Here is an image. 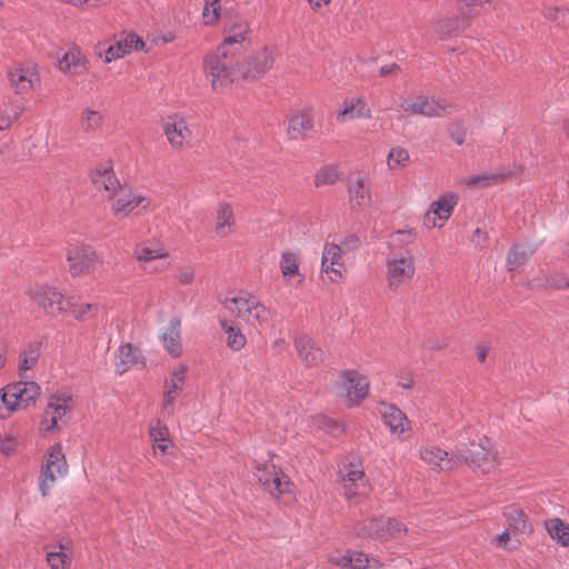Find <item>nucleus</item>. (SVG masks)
<instances>
[{
  "label": "nucleus",
  "mask_w": 569,
  "mask_h": 569,
  "mask_svg": "<svg viewBox=\"0 0 569 569\" xmlns=\"http://www.w3.org/2000/svg\"><path fill=\"white\" fill-rule=\"evenodd\" d=\"M26 293L48 317L73 318L74 320L108 317L104 307L64 297L56 287L46 282L31 284Z\"/></svg>",
  "instance_id": "nucleus-1"
},
{
  "label": "nucleus",
  "mask_w": 569,
  "mask_h": 569,
  "mask_svg": "<svg viewBox=\"0 0 569 569\" xmlns=\"http://www.w3.org/2000/svg\"><path fill=\"white\" fill-rule=\"evenodd\" d=\"M204 71L211 79V87L214 90L226 88L241 74L236 52L230 51L226 46H219L213 53L206 57Z\"/></svg>",
  "instance_id": "nucleus-2"
},
{
  "label": "nucleus",
  "mask_w": 569,
  "mask_h": 569,
  "mask_svg": "<svg viewBox=\"0 0 569 569\" xmlns=\"http://www.w3.org/2000/svg\"><path fill=\"white\" fill-rule=\"evenodd\" d=\"M40 386L34 381H17L0 389V419L32 406L40 397Z\"/></svg>",
  "instance_id": "nucleus-3"
},
{
  "label": "nucleus",
  "mask_w": 569,
  "mask_h": 569,
  "mask_svg": "<svg viewBox=\"0 0 569 569\" xmlns=\"http://www.w3.org/2000/svg\"><path fill=\"white\" fill-rule=\"evenodd\" d=\"M337 395L348 408L360 406L369 396V378L355 369H343L335 381Z\"/></svg>",
  "instance_id": "nucleus-4"
},
{
  "label": "nucleus",
  "mask_w": 569,
  "mask_h": 569,
  "mask_svg": "<svg viewBox=\"0 0 569 569\" xmlns=\"http://www.w3.org/2000/svg\"><path fill=\"white\" fill-rule=\"evenodd\" d=\"M254 478L273 498H292L295 485L290 478L271 459L258 462L253 471Z\"/></svg>",
  "instance_id": "nucleus-5"
},
{
  "label": "nucleus",
  "mask_w": 569,
  "mask_h": 569,
  "mask_svg": "<svg viewBox=\"0 0 569 569\" xmlns=\"http://www.w3.org/2000/svg\"><path fill=\"white\" fill-rule=\"evenodd\" d=\"M112 214L123 219L133 213L137 209L148 211L153 208L150 197L127 183H121L108 199Z\"/></svg>",
  "instance_id": "nucleus-6"
},
{
  "label": "nucleus",
  "mask_w": 569,
  "mask_h": 569,
  "mask_svg": "<svg viewBox=\"0 0 569 569\" xmlns=\"http://www.w3.org/2000/svg\"><path fill=\"white\" fill-rule=\"evenodd\" d=\"M68 471L69 467L61 445L51 446L43 457L39 476L41 496L47 497L57 482L68 475Z\"/></svg>",
  "instance_id": "nucleus-7"
},
{
  "label": "nucleus",
  "mask_w": 569,
  "mask_h": 569,
  "mask_svg": "<svg viewBox=\"0 0 569 569\" xmlns=\"http://www.w3.org/2000/svg\"><path fill=\"white\" fill-rule=\"evenodd\" d=\"M222 305L231 316L242 320H267L271 317L269 309L249 292L239 291L226 297Z\"/></svg>",
  "instance_id": "nucleus-8"
},
{
  "label": "nucleus",
  "mask_w": 569,
  "mask_h": 569,
  "mask_svg": "<svg viewBox=\"0 0 569 569\" xmlns=\"http://www.w3.org/2000/svg\"><path fill=\"white\" fill-rule=\"evenodd\" d=\"M68 272L71 277H83L92 273L102 264L100 254L89 244H71L66 250Z\"/></svg>",
  "instance_id": "nucleus-9"
},
{
  "label": "nucleus",
  "mask_w": 569,
  "mask_h": 569,
  "mask_svg": "<svg viewBox=\"0 0 569 569\" xmlns=\"http://www.w3.org/2000/svg\"><path fill=\"white\" fill-rule=\"evenodd\" d=\"M463 459L475 470L489 473L493 471L499 463V452L489 439L483 438L478 442H470L467 452L463 455Z\"/></svg>",
  "instance_id": "nucleus-10"
},
{
  "label": "nucleus",
  "mask_w": 569,
  "mask_h": 569,
  "mask_svg": "<svg viewBox=\"0 0 569 569\" xmlns=\"http://www.w3.org/2000/svg\"><path fill=\"white\" fill-rule=\"evenodd\" d=\"M72 397L67 392L52 395L47 403L40 430L43 433H53L60 429L59 422L63 420L67 412L72 408Z\"/></svg>",
  "instance_id": "nucleus-11"
},
{
  "label": "nucleus",
  "mask_w": 569,
  "mask_h": 569,
  "mask_svg": "<svg viewBox=\"0 0 569 569\" xmlns=\"http://www.w3.org/2000/svg\"><path fill=\"white\" fill-rule=\"evenodd\" d=\"M400 108L409 114L427 118H442L457 111L456 104L428 96H418L412 102L401 103Z\"/></svg>",
  "instance_id": "nucleus-12"
},
{
  "label": "nucleus",
  "mask_w": 569,
  "mask_h": 569,
  "mask_svg": "<svg viewBox=\"0 0 569 569\" xmlns=\"http://www.w3.org/2000/svg\"><path fill=\"white\" fill-rule=\"evenodd\" d=\"M188 371V365L180 362L169 371L163 381L161 407L168 415L172 413L173 405L184 388Z\"/></svg>",
  "instance_id": "nucleus-13"
},
{
  "label": "nucleus",
  "mask_w": 569,
  "mask_h": 569,
  "mask_svg": "<svg viewBox=\"0 0 569 569\" xmlns=\"http://www.w3.org/2000/svg\"><path fill=\"white\" fill-rule=\"evenodd\" d=\"M163 134L173 149H183L190 146L192 132L186 120L177 116H169L162 122Z\"/></svg>",
  "instance_id": "nucleus-14"
},
{
  "label": "nucleus",
  "mask_w": 569,
  "mask_h": 569,
  "mask_svg": "<svg viewBox=\"0 0 569 569\" xmlns=\"http://www.w3.org/2000/svg\"><path fill=\"white\" fill-rule=\"evenodd\" d=\"M11 88L16 93H26L41 83L38 70L32 64H17L8 72Z\"/></svg>",
  "instance_id": "nucleus-15"
},
{
  "label": "nucleus",
  "mask_w": 569,
  "mask_h": 569,
  "mask_svg": "<svg viewBox=\"0 0 569 569\" xmlns=\"http://www.w3.org/2000/svg\"><path fill=\"white\" fill-rule=\"evenodd\" d=\"M340 486L342 495L350 500L366 492L368 480L360 466L348 465L341 473Z\"/></svg>",
  "instance_id": "nucleus-16"
},
{
  "label": "nucleus",
  "mask_w": 569,
  "mask_h": 569,
  "mask_svg": "<svg viewBox=\"0 0 569 569\" xmlns=\"http://www.w3.org/2000/svg\"><path fill=\"white\" fill-rule=\"evenodd\" d=\"M387 271L391 289L395 290L401 284L409 283L416 271L413 258L410 256L391 258L387 262Z\"/></svg>",
  "instance_id": "nucleus-17"
},
{
  "label": "nucleus",
  "mask_w": 569,
  "mask_h": 569,
  "mask_svg": "<svg viewBox=\"0 0 569 569\" xmlns=\"http://www.w3.org/2000/svg\"><path fill=\"white\" fill-rule=\"evenodd\" d=\"M379 412L391 436L398 439L411 429V422L407 416L395 405L382 402Z\"/></svg>",
  "instance_id": "nucleus-18"
},
{
  "label": "nucleus",
  "mask_w": 569,
  "mask_h": 569,
  "mask_svg": "<svg viewBox=\"0 0 569 569\" xmlns=\"http://www.w3.org/2000/svg\"><path fill=\"white\" fill-rule=\"evenodd\" d=\"M342 249L336 243H326L321 257V271L326 273L331 282H337L342 277L345 262Z\"/></svg>",
  "instance_id": "nucleus-19"
},
{
  "label": "nucleus",
  "mask_w": 569,
  "mask_h": 569,
  "mask_svg": "<svg viewBox=\"0 0 569 569\" xmlns=\"http://www.w3.org/2000/svg\"><path fill=\"white\" fill-rule=\"evenodd\" d=\"M295 349L301 362L308 368L318 367L325 361V351L306 335L296 338Z\"/></svg>",
  "instance_id": "nucleus-20"
},
{
  "label": "nucleus",
  "mask_w": 569,
  "mask_h": 569,
  "mask_svg": "<svg viewBox=\"0 0 569 569\" xmlns=\"http://www.w3.org/2000/svg\"><path fill=\"white\" fill-rule=\"evenodd\" d=\"M419 456L432 470L450 471L457 466V461L446 450L437 446L421 447Z\"/></svg>",
  "instance_id": "nucleus-21"
},
{
  "label": "nucleus",
  "mask_w": 569,
  "mask_h": 569,
  "mask_svg": "<svg viewBox=\"0 0 569 569\" xmlns=\"http://www.w3.org/2000/svg\"><path fill=\"white\" fill-rule=\"evenodd\" d=\"M371 109L363 97L347 98L342 101L337 114V121L345 123L356 119H370Z\"/></svg>",
  "instance_id": "nucleus-22"
},
{
  "label": "nucleus",
  "mask_w": 569,
  "mask_h": 569,
  "mask_svg": "<svg viewBox=\"0 0 569 569\" xmlns=\"http://www.w3.org/2000/svg\"><path fill=\"white\" fill-rule=\"evenodd\" d=\"M144 47V42L136 33H128L116 43L108 47L104 51V62L109 63L117 59L131 53L133 50H139Z\"/></svg>",
  "instance_id": "nucleus-23"
},
{
  "label": "nucleus",
  "mask_w": 569,
  "mask_h": 569,
  "mask_svg": "<svg viewBox=\"0 0 569 569\" xmlns=\"http://www.w3.org/2000/svg\"><path fill=\"white\" fill-rule=\"evenodd\" d=\"M87 64L88 60L77 47L69 49L61 58L58 59L59 70L70 77L84 73L88 70Z\"/></svg>",
  "instance_id": "nucleus-24"
},
{
  "label": "nucleus",
  "mask_w": 569,
  "mask_h": 569,
  "mask_svg": "<svg viewBox=\"0 0 569 569\" xmlns=\"http://www.w3.org/2000/svg\"><path fill=\"white\" fill-rule=\"evenodd\" d=\"M315 122L310 111H301L292 114L288 121L287 133L290 139L305 140L313 131Z\"/></svg>",
  "instance_id": "nucleus-25"
},
{
  "label": "nucleus",
  "mask_w": 569,
  "mask_h": 569,
  "mask_svg": "<svg viewBox=\"0 0 569 569\" xmlns=\"http://www.w3.org/2000/svg\"><path fill=\"white\" fill-rule=\"evenodd\" d=\"M273 54L267 48L250 57L241 71L242 78H258L263 76L273 64Z\"/></svg>",
  "instance_id": "nucleus-26"
},
{
  "label": "nucleus",
  "mask_w": 569,
  "mask_h": 569,
  "mask_svg": "<svg viewBox=\"0 0 569 569\" xmlns=\"http://www.w3.org/2000/svg\"><path fill=\"white\" fill-rule=\"evenodd\" d=\"M236 216L233 208L228 202H219L214 216V232L219 238H226L233 233Z\"/></svg>",
  "instance_id": "nucleus-27"
},
{
  "label": "nucleus",
  "mask_w": 569,
  "mask_h": 569,
  "mask_svg": "<svg viewBox=\"0 0 569 569\" xmlns=\"http://www.w3.org/2000/svg\"><path fill=\"white\" fill-rule=\"evenodd\" d=\"M91 180L96 190L106 199H109L110 193L114 192L116 189L121 186V182L110 167L93 170Z\"/></svg>",
  "instance_id": "nucleus-28"
},
{
  "label": "nucleus",
  "mask_w": 569,
  "mask_h": 569,
  "mask_svg": "<svg viewBox=\"0 0 569 569\" xmlns=\"http://www.w3.org/2000/svg\"><path fill=\"white\" fill-rule=\"evenodd\" d=\"M149 437L152 442L153 457H164L170 453L173 442L170 438V431L167 426L161 422H156L149 429Z\"/></svg>",
  "instance_id": "nucleus-29"
},
{
  "label": "nucleus",
  "mask_w": 569,
  "mask_h": 569,
  "mask_svg": "<svg viewBox=\"0 0 569 569\" xmlns=\"http://www.w3.org/2000/svg\"><path fill=\"white\" fill-rule=\"evenodd\" d=\"M349 198L352 206L359 208L369 207L371 203V194L369 181L365 177H358L350 180L348 186Z\"/></svg>",
  "instance_id": "nucleus-30"
},
{
  "label": "nucleus",
  "mask_w": 569,
  "mask_h": 569,
  "mask_svg": "<svg viewBox=\"0 0 569 569\" xmlns=\"http://www.w3.org/2000/svg\"><path fill=\"white\" fill-rule=\"evenodd\" d=\"M118 361L116 367L119 372L123 373L137 365H143V356L141 351L131 343H122L117 350Z\"/></svg>",
  "instance_id": "nucleus-31"
},
{
  "label": "nucleus",
  "mask_w": 569,
  "mask_h": 569,
  "mask_svg": "<svg viewBox=\"0 0 569 569\" xmlns=\"http://www.w3.org/2000/svg\"><path fill=\"white\" fill-rule=\"evenodd\" d=\"M160 341L163 349L172 358H179L182 355L181 330L179 322L170 325L160 335Z\"/></svg>",
  "instance_id": "nucleus-32"
},
{
  "label": "nucleus",
  "mask_w": 569,
  "mask_h": 569,
  "mask_svg": "<svg viewBox=\"0 0 569 569\" xmlns=\"http://www.w3.org/2000/svg\"><path fill=\"white\" fill-rule=\"evenodd\" d=\"M300 258L299 254L291 251L281 253L280 270L286 281L291 283H301L303 276L299 271Z\"/></svg>",
  "instance_id": "nucleus-33"
},
{
  "label": "nucleus",
  "mask_w": 569,
  "mask_h": 569,
  "mask_svg": "<svg viewBox=\"0 0 569 569\" xmlns=\"http://www.w3.org/2000/svg\"><path fill=\"white\" fill-rule=\"evenodd\" d=\"M132 254L137 261L146 263L168 257V251L160 243L144 241L134 246Z\"/></svg>",
  "instance_id": "nucleus-34"
},
{
  "label": "nucleus",
  "mask_w": 569,
  "mask_h": 569,
  "mask_svg": "<svg viewBox=\"0 0 569 569\" xmlns=\"http://www.w3.org/2000/svg\"><path fill=\"white\" fill-rule=\"evenodd\" d=\"M503 517L507 520L509 530L517 533H529L531 532V526L528 521L526 513L517 506H508L503 511Z\"/></svg>",
  "instance_id": "nucleus-35"
},
{
  "label": "nucleus",
  "mask_w": 569,
  "mask_h": 569,
  "mask_svg": "<svg viewBox=\"0 0 569 569\" xmlns=\"http://www.w3.org/2000/svg\"><path fill=\"white\" fill-rule=\"evenodd\" d=\"M407 527L393 518H379L377 540L389 541L402 538Z\"/></svg>",
  "instance_id": "nucleus-36"
},
{
  "label": "nucleus",
  "mask_w": 569,
  "mask_h": 569,
  "mask_svg": "<svg viewBox=\"0 0 569 569\" xmlns=\"http://www.w3.org/2000/svg\"><path fill=\"white\" fill-rule=\"evenodd\" d=\"M457 9L469 22L470 18L495 9V4L491 0H457Z\"/></svg>",
  "instance_id": "nucleus-37"
},
{
  "label": "nucleus",
  "mask_w": 569,
  "mask_h": 569,
  "mask_svg": "<svg viewBox=\"0 0 569 569\" xmlns=\"http://www.w3.org/2000/svg\"><path fill=\"white\" fill-rule=\"evenodd\" d=\"M469 22L460 14L440 20L436 26V32L441 39L457 36L468 27Z\"/></svg>",
  "instance_id": "nucleus-38"
},
{
  "label": "nucleus",
  "mask_w": 569,
  "mask_h": 569,
  "mask_svg": "<svg viewBox=\"0 0 569 569\" xmlns=\"http://www.w3.org/2000/svg\"><path fill=\"white\" fill-rule=\"evenodd\" d=\"M104 122L102 113L98 110L86 108L81 111L79 118V127L87 134L97 133L101 130Z\"/></svg>",
  "instance_id": "nucleus-39"
},
{
  "label": "nucleus",
  "mask_w": 569,
  "mask_h": 569,
  "mask_svg": "<svg viewBox=\"0 0 569 569\" xmlns=\"http://www.w3.org/2000/svg\"><path fill=\"white\" fill-rule=\"evenodd\" d=\"M46 560L50 569H68L72 561L71 550L62 545L47 551Z\"/></svg>",
  "instance_id": "nucleus-40"
},
{
  "label": "nucleus",
  "mask_w": 569,
  "mask_h": 569,
  "mask_svg": "<svg viewBox=\"0 0 569 569\" xmlns=\"http://www.w3.org/2000/svg\"><path fill=\"white\" fill-rule=\"evenodd\" d=\"M457 201L458 197L456 194L448 193L433 201L430 206V210L443 224L450 218Z\"/></svg>",
  "instance_id": "nucleus-41"
},
{
  "label": "nucleus",
  "mask_w": 569,
  "mask_h": 569,
  "mask_svg": "<svg viewBox=\"0 0 569 569\" xmlns=\"http://www.w3.org/2000/svg\"><path fill=\"white\" fill-rule=\"evenodd\" d=\"M546 529L559 545L569 547V523L559 518H552L546 521Z\"/></svg>",
  "instance_id": "nucleus-42"
},
{
  "label": "nucleus",
  "mask_w": 569,
  "mask_h": 569,
  "mask_svg": "<svg viewBox=\"0 0 569 569\" xmlns=\"http://www.w3.org/2000/svg\"><path fill=\"white\" fill-rule=\"evenodd\" d=\"M222 327L227 336L226 343L228 348L233 351L241 350L247 343V338L240 327L236 322H222Z\"/></svg>",
  "instance_id": "nucleus-43"
},
{
  "label": "nucleus",
  "mask_w": 569,
  "mask_h": 569,
  "mask_svg": "<svg viewBox=\"0 0 569 569\" xmlns=\"http://www.w3.org/2000/svg\"><path fill=\"white\" fill-rule=\"evenodd\" d=\"M39 355V349L34 346H29L21 351L18 366L20 377H26L27 372L36 366Z\"/></svg>",
  "instance_id": "nucleus-44"
},
{
  "label": "nucleus",
  "mask_w": 569,
  "mask_h": 569,
  "mask_svg": "<svg viewBox=\"0 0 569 569\" xmlns=\"http://www.w3.org/2000/svg\"><path fill=\"white\" fill-rule=\"evenodd\" d=\"M518 535L519 533L513 532L512 530H509L508 528H505V530L501 533L495 536L491 539V543H492V546H495L499 549H503V550H508V551L516 550L520 546V540L518 538Z\"/></svg>",
  "instance_id": "nucleus-45"
},
{
  "label": "nucleus",
  "mask_w": 569,
  "mask_h": 569,
  "mask_svg": "<svg viewBox=\"0 0 569 569\" xmlns=\"http://www.w3.org/2000/svg\"><path fill=\"white\" fill-rule=\"evenodd\" d=\"M22 108L18 103L6 102L0 106V130H7L19 118Z\"/></svg>",
  "instance_id": "nucleus-46"
},
{
  "label": "nucleus",
  "mask_w": 569,
  "mask_h": 569,
  "mask_svg": "<svg viewBox=\"0 0 569 569\" xmlns=\"http://www.w3.org/2000/svg\"><path fill=\"white\" fill-rule=\"evenodd\" d=\"M533 252L535 249H525L521 246H513L507 257L508 270L515 271L521 267Z\"/></svg>",
  "instance_id": "nucleus-47"
},
{
  "label": "nucleus",
  "mask_w": 569,
  "mask_h": 569,
  "mask_svg": "<svg viewBox=\"0 0 569 569\" xmlns=\"http://www.w3.org/2000/svg\"><path fill=\"white\" fill-rule=\"evenodd\" d=\"M350 569H367V568H381L382 563L377 559H370L361 551L351 550V558L349 559Z\"/></svg>",
  "instance_id": "nucleus-48"
},
{
  "label": "nucleus",
  "mask_w": 569,
  "mask_h": 569,
  "mask_svg": "<svg viewBox=\"0 0 569 569\" xmlns=\"http://www.w3.org/2000/svg\"><path fill=\"white\" fill-rule=\"evenodd\" d=\"M249 27L246 22L234 23L221 46H226L228 49L229 46L240 44L246 39Z\"/></svg>",
  "instance_id": "nucleus-49"
},
{
  "label": "nucleus",
  "mask_w": 569,
  "mask_h": 569,
  "mask_svg": "<svg viewBox=\"0 0 569 569\" xmlns=\"http://www.w3.org/2000/svg\"><path fill=\"white\" fill-rule=\"evenodd\" d=\"M379 518L365 519L353 527V532L358 537H368L377 540Z\"/></svg>",
  "instance_id": "nucleus-50"
},
{
  "label": "nucleus",
  "mask_w": 569,
  "mask_h": 569,
  "mask_svg": "<svg viewBox=\"0 0 569 569\" xmlns=\"http://www.w3.org/2000/svg\"><path fill=\"white\" fill-rule=\"evenodd\" d=\"M409 152L400 147L391 148L387 163L391 170L405 168L409 163Z\"/></svg>",
  "instance_id": "nucleus-51"
},
{
  "label": "nucleus",
  "mask_w": 569,
  "mask_h": 569,
  "mask_svg": "<svg viewBox=\"0 0 569 569\" xmlns=\"http://www.w3.org/2000/svg\"><path fill=\"white\" fill-rule=\"evenodd\" d=\"M339 178L338 170L333 166L322 167L315 177V183L317 187L325 184H332Z\"/></svg>",
  "instance_id": "nucleus-52"
},
{
  "label": "nucleus",
  "mask_w": 569,
  "mask_h": 569,
  "mask_svg": "<svg viewBox=\"0 0 569 569\" xmlns=\"http://www.w3.org/2000/svg\"><path fill=\"white\" fill-rule=\"evenodd\" d=\"M18 438L12 432H0V453L11 456L18 449Z\"/></svg>",
  "instance_id": "nucleus-53"
},
{
  "label": "nucleus",
  "mask_w": 569,
  "mask_h": 569,
  "mask_svg": "<svg viewBox=\"0 0 569 569\" xmlns=\"http://www.w3.org/2000/svg\"><path fill=\"white\" fill-rule=\"evenodd\" d=\"M543 16L551 20L557 22L558 24L568 26L569 24V10L558 8V7H549L546 8L543 11Z\"/></svg>",
  "instance_id": "nucleus-54"
},
{
  "label": "nucleus",
  "mask_w": 569,
  "mask_h": 569,
  "mask_svg": "<svg viewBox=\"0 0 569 569\" xmlns=\"http://www.w3.org/2000/svg\"><path fill=\"white\" fill-rule=\"evenodd\" d=\"M545 286L555 289H566L569 287V278L565 273L555 272L546 279Z\"/></svg>",
  "instance_id": "nucleus-55"
},
{
  "label": "nucleus",
  "mask_w": 569,
  "mask_h": 569,
  "mask_svg": "<svg viewBox=\"0 0 569 569\" xmlns=\"http://www.w3.org/2000/svg\"><path fill=\"white\" fill-rule=\"evenodd\" d=\"M351 558V550L345 552H333L329 556V562L342 569H350L349 559Z\"/></svg>",
  "instance_id": "nucleus-56"
},
{
  "label": "nucleus",
  "mask_w": 569,
  "mask_h": 569,
  "mask_svg": "<svg viewBox=\"0 0 569 569\" xmlns=\"http://www.w3.org/2000/svg\"><path fill=\"white\" fill-rule=\"evenodd\" d=\"M220 2L219 0H212L207 3L203 8V18L206 19V23H213L219 17Z\"/></svg>",
  "instance_id": "nucleus-57"
},
{
  "label": "nucleus",
  "mask_w": 569,
  "mask_h": 569,
  "mask_svg": "<svg viewBox=\"0 0 569 569\" xmlns=\"http://www.w3.org/2000/svg\"><path fill=\"white\" fill-rule=\"evenodd\" d=\"M493 179H495L493 176L476 174V176H470V177L465 178L461 183L467 187H476V186L486 187Z\"/></svg>",
  "instance_id": "nucleus-58"
},
{
  "label": "nucleus",
  "mask_w": 569,
  "mask_h": 569,
  "mask_svg": "<svg viewBox=\"0 0 569 569\" xmlns=\"http://www.w3.org/2000/svg\"><path fill=\"white\" fill-rule=\"evenodd\" d=\"M393 236L397 237L402 244L412 243L417 238V233L413 229L398 230Z\"/></svg>",
  "instance_id": "nucleus-59"
},
{
  "label": "nucleus",
  "mask_w": 569,
  "mask_h": 569,
  "mask_svg": "<svg viewBox=\"0 0 569 569\" xmlns=\"http://www.w3.org/2000/svg\"><path fill=\"white\" fill-rule=\"evenodd\" d=\"M359 244L360 239L356 234H350L342 240L340 247L342 249V252L346 253L356 250L359 247Z\"/></svg>",
  "instance_id": "nucleus-60"
},
{
  "label": "nucleus",
  "mask_w": 569,
  "mask_h": 569,
  "mask_svg": "<svg viewBox=\"0 0 569 569\" xmlns=\"http://www.w3.org/2000/svg\"><path fill=\"white\" fill-rule=\"evenodd\" d=\"M177 279L181 284H189L194 279V270L190 267L179 269Z\"/></svg>",
  "instance_id": "nucleus-61"
},
{
  "label": "nucleus",
  "mask_w": 569,
  "mask_h": 569,
  "mask_svg": "<svg viewBox=\"0 0 569 569\" xmlns=\"http://www.w3.org/2000/svg\"><path fill=\"white\" fill-rule=\"evenodd\" d=\"M423 224L431 228H441L443 224L439 221V219L435 216V213L429 209V211L423 217Z\"/></svg>",
  "instance_id": "nucleus-62"
},
{
  "label": "nucleus",
  "mask_w": 569,
  "mask_h": 569,
  "mask_svg": "<svg viewBox=\"0 0 569 569\" xmlns=\"http://www.w3.org/2000/svg\"><path fill=\"white\" fill-rule=\"evenodd\" d=\"M381 77L398 76L401 72V68L398 63H390L382 66L379 70Z\"/></svg>",
  "instance_id": "nucleus-63"
},
{
  "label": "nucleus",
  "mask_w": 569,
  "mask_h": 569,
  "mask_svg": "<svg viewBox=\"0 0 569 569\" xmlns=\"http://www.w3.org/2000/svg\"><path fill=\"white\" fill-rule=\"evenodd\" d=\"M488 353L489 347L487 345L480 343L475 347V356L479 362L483 363L488 357Z\"/></svg>",
  "instance_id": "nucleus-64"
}]
</instances>
